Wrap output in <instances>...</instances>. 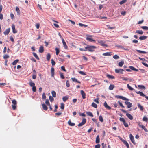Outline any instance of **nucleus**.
I'll use <instances>...</instances> for the list:
<instances>
[{
	"label": "nucleus",
	"mask_w": 148,
	"mask_h": 148,
	"mask_svg": "<svg viewBox=\"0 0 148 148\" xmlns=\"http://www.w3.org/2000/svg\"><path fill=\"white\" fill-rule=\"evenodd\" d=\"M96 48V47L94 46L88 45L86 47L87 51H88L90 52H93L94 51V49Z\"/></svg>",
	"instance_id": "obj_1"
},
{
	"label": "nucleus",
	"mask_w": 148,
	"mask_h": 148,
	"mask_svg": "<svg viewBox=\"0 0 148 148\" xmlns=\"http://www.w3.org/2000/svg\"><path fill=\"white\" fill-rule=\"evenodd\" d=\"M12 108L13 109L15 110L16 107L17 101L15 100H13L12 101Z\"/></svg>",
	"instance_id": "obj_2"
},
{
	"label": "nucleus",
	"mask_w": 148,
	"mask_h": 148,
	"mask_svg": "<svg viewBox=\"0 0 148 148\" xmlns=\"http://www.w3.org/2000/svg\"><path fill=\"white\" fill-rule=\"evenodd\" d=\"M124 70L122 69H115V72L118 73H120L121 74H123V71Z\"/></svg>",
	"instance_id": "obj_3"
},
{
	"label": "nucleus",
	"mask_w": 148,
	"mask_h": 148,
	"mask_svg": "<svg viewBox=\"0 0 148 148\" xmlns=\"http://www.w3.org/2000/svg\"><path fill=\"white\" fill-rule=\"evenodd\" d=\"M115 97H116V98H119V99H122L123 100H126V101H129V99H128L127 98H126L122 96H120V95H116V96H115Z\"/></svg>",
	"instance_id": "obj_4"
},
{
	"label": "nucleus",
	"mask_w": 148,
	"mask_h": 148,
	"mask_svg": "<svg viewBox=\"0 0 148 148\" xmlns=\"http://www.w3.org/2000/svg\"><path fill=\"white\" fill-rule=\"evenodd\" d=\"M86 119L85 118H83L82 119V121L81 122L79 123L78 125V126L79 127H81L83 125H84L86 123Z\"/></svg>",
	"instance_id": "obj_5"
},
{
	"label": "nucleus",
	"mask_w": 148,
	"mask_h": 148,
	"mask_svg": "<svg viewBox=\"0 0 148 148\" xmlns=\"http://www.w3.org/2000/svg\"><path fill=\"white\" fill-rule=\"evenodd\" d=\"M125 103L127 106V108H130L132 106V103L126 101L125 102Z\"/></svg>",
	"instance_id": "obj_6"
},
{
	"label": "nucleus",
	"mask_w": 148,
	"mask_h": 148,
	"mask_svg": "<svg viewBox=\"0 0 148 148\" xmlns=\"http://www.w3.org/2000/svg\"><path fill=\"white\" fill-rule=\"evenodd\" d=\"M86 38V40H88L90 42H95V40L93 39H92V38H90L88 37H91L92 36H91V35H89Z\"/></svg>",
	"instance_id": "obj_7"
},
{
	"label": "nucleus",
	"mask_w": 148,
	"mask_h": 148,
	"mask_svg": "<svg viewBox=\"0 0 148 148\" xmlns=\"http://www.w3.org/2000/svg\"><path fill=\"white\" fill-rule=\"evenodd\" d=\"M130 140H131L132 142L134 144H135L134 140V137L132 136V134H130Z\"/></svg>",
	"instance_id": "obj_8"
},
{
	"label": "nucleus",
	"mask_w": 148,
	"mask_h": 148,
	"mask_svg": "<svg viewBox=\"0 0 148 148\" xmlns=\"http://www.w3.org/2000/svg\"><path fill=\"white\" fill-rule=\"evenodd\" d=\"M44 51V47L42 46H41L39 48L38 50L39 52L40 53H42Z\"/></svg>",
	"instance_id": "obj_9"
},
{
	"label": "nucleus",
	"mask_w": 148,
	"mask_h": 148,
	"mask_svg": "<svg viewBox=\"0 0 148 148\" xmlns=\"http://www.w3.org/2000/svg\"><path fill=\"white\" fill-rule=\"evenodd\" d=\"M104 106L105 108L109 110H110L111 108V107L109 106L108 105L107 102L106 101H105L104 103Z\"/></svg>",
	"instance_id": "obj_10"
},
{
	"label": "nucleus",
	"mask_w": 148,
	"mask_h": 148,
	"mask_svg": "<svg viewBox=\"0 0 148 148\" xmlns=\"http://www.w3.org/2000/svg\"><path fill=\"white\" fill-rule=\"evenodd\" d=\"M62 42L63 44L64 47V49H67L68 48V47H67L64 40L63 38H62Z\"/></svg>",
	"instance_id": "obj_11"
},
{
	"label": "nucleus",
	"mask_w": 148,
	"mask_h": 148,
	"mask_svg": "<svg viewBox=\"0 0 148 148\" xmlns=\"http://www.w3.org/2000/svg\"><path fill=\"white\" fill-rule=\"evenodd\" d=\"M10 28L7 29L3 32L4 34L5 35H8L10 32Z\"/></svg>",
	"instance_id": "obj_12"
},
{
	"label": "nucleus",
	"mask_w": 148,
	"mask_h": 148,
	"mask_svg": "<svg viewBox=\"0 0 148 148\" xmlns=\"http://www.w3.org/2000/svg\"><path fill=\"white\" fill-rule=\"evenodd\" d=\"M12 28L13 33H16L17 32V31L15 29V25L14 24L12 25Z\"/></svg>",
	"instance_id": "obj_13"
},
{
	"label": "nucleus",
	"mask_w": 148,
	"mask_h": 148,
	"mask_svg": "<svg viewBox=\"0 0 148 148\" xmlns=\"http://www.w3.org/2000/svg\"><path fill=\"white\" fill-rule=\"evenodd\" d=\"M99 43L101 45L104 47H107V45L105 44L104 42L100 40L99 41Z\"/></svg>",
	"instance_id": "obj_14"
},
{
	"label": "nucleus",
	"mask_w": 148,
	"mask_h": 148,
	"mask_svg": "<svg viewBox=\"0 0 148 148\" xmlns=\"http://www.w3.org/2000/svg\"><path fill=\"white\" fill-rule=\"evenodd\" d=\"M126 116L130 120H132L133 119V117L130 114L127 113L126 114Z\"/></svg>",
	"instance_id": "obj_15"
},
{
	"label": "nucleus",
	"mask_w": 148,
	"mask_h": 148,
	"mask_svg": "<svg viewBox=\"0 0 148 148\" xmlns=\"http://www.w3.org/2000/svg\"><path fill=\"white\" fill-rule=\"evenodd\" d=\"M68 123L69 125L71 126H75V124L74 123L71 122V121L70 120H69L68 121Z\"/></svg>",
	"instance_id": "obj_16"
},
{
	"label": "nucleus",
	"mask_w": 148,
	"mask_h": 148,
	"mask_svg": "<svg viewBox=\"0 0 148 148\" xmlns=\"http://www.w3.org/2000/svg\"><path fill=\"white\" fill-rule=\"evenodd\" d=\"M51 76L52 77H54V69L53 67H52L51 69Z\"/></svg>",
	"instance_id": "obj_17"
},
{
	"label": "nucleus",
	"mask_w": 148,
	"mask_h": 148,
	"mask_svg": "<svg viewBox=\"0 0 148 148\" xmlns=\"http://www.w3.org/2000/svg\"><path fill=\"white\" fill-rule=\"evenodd\" d=\"M81 94L82 95V98L83 99H85V98L86 95L83 90H81Z\"/></svg>",
	"instance_id": "obj_18"
},
{
	"label": "nucleus",
	"mask_w": 148,
	"mask_h": 148,
	"mask_svg": "<svg viewBox=\"0 0 148 148\" xmlns=\"http://www.w3.org/2000/svg\"><path fill=\"white\" fill-rule=\"evenodd\" d=\"M96 143H99L100 142V138L99 135H97L95 141Z\"/></svg>",
	"instance_id": "obj_19"
},
{
	"label": "nucleus",
	"mask_w": 148,
	"mask_h": 148,
	"mask_svg": "<svg viewBox=\"0 0 148 148\" xmlns=\"http://www.w3.org/2000/svg\"><path fill=\"white\" fill-rule=\"evenodd\" d=\"M147 38V37L145 36H140L139 38V39L141 40H143Z\"/></svg>",
	"instance_id": "obj_20"
},
{
	"label": "nucleus",
	"mask_w": 148,
	"mask_h": 148,
	"mask_svg": "<svg viewBox=\"0 0 148 148\" xmlns=\"http://www.w3.org/2000/svg\"><path fill=\"white\" fill-rule=\"evenodd\" d=\"M138 107L140 108V110L141 111H143L144 109L143 107L142 106L140 103L138 104Z\"/></svg>",
	"instance_id": "obj_21"
},
{
	"label": "nucleus",
	"mask_w": 148,
	"mask_h": 148,
	"mask_svg": "<svg viewBox=\"0 0 148 148\" xmlns=\"http://www.w3.org/2000/svg\"><path fill=\"white\" fill-rule=\"evenodd\" d=\"M51 55L50 54L48 53L47 54L46 58L47 60L48 61H49L50 59L51 58Z\"/></svg>",
	"instance_id": "obj_22"
},
{
	"label": "nucleus",
	"mask_w": 148,
	"mask_h": 148,
	"mask_svg": "<svg viewBox=\"0 0 148 148\" xmlns=\"http://www.w3.org/2000/svg\"><path fill=\"white\" fill-rule=\"evenodd\" d=\"M129 68L132 70H133L136 71H138V70L136 68H135L134 67L132 66H130Z\"/></svg>",
	"instance_id": "obj_23"
},
{
	"label": "nucleus",
	"mask_w": 148,
	"mask_h": 148,
	"mask_svg": "<svg viewBox=\"0 0 148 148\" xmlns=\"http://www.w3.org/2000/svg\"><path fill=\"white\" fill-rule=\"evenodd\" d=\"M42 108L43 109L45 110H47L48 109V108L47 106L45 104H42Z\"/></svg>",
	"instance_id": "obj_24"
},
{
	"label": "nucleus",
	"mask_w": 148,
	"mask_h": 148,
	"mask_svg": "<svg viewBox=\"0 0 148 148\" xmlns=\"http://www.w3.org/2000/svg\"><path fill=\"white\" fill-rule=\"evenodd\" d=\"M86 114H87V115L88 116H90L91 117H93V114H92V113L91 112H86Z\"/></svg>",
	"instance_id": "obj_25"
},
{
	"label": "nucleus",
	"mask_w": 148,
	"mask_h": 148,
	"mask_svg": "<svg viewBox=\"0 0 148 148\" xmlns=\"http://www.w3.org/2000/svg\"><path fill=\"white\" fill-rule=\"evenodd\" d=\"M139 94L140 96L145 97L146 99L148 100V96H146L143 92H141Z\"/></svg>",
	"instance_id": "obj_26"
},
{
	"label": "nucleus",
	"mask_w": 148,
	"mask_h": 148,
	"mask_svg": "<svg viewBox=\"0 0 148 148\" xmlns=\"http://www.w3.org/2000/svg\"><path fill=\"white\" fill-rule=\"evenodd\" d=\"M140 127H141L143 129L145 132H148V130L145 127V126L143 125L140 126Z\"/></svg>",
	"instance_id": "obj_27"
},
{
	"label": "nucleus",
	"mask_w": 148,
	"mask_h": 148,
	"mask_svg": "<svg viewBox=\"0 0 148 148\" xmlns=\"http://www.w3.org/2000/svg\"><path fill=\"white\" fill-rule=\"evenodd\" d=\"M68 96H65L63 97L62 100L64 102H65L68 99Z\"/></svg>",
	"instance_id": "obj_28"
},
{
	"label": "nucleus",
	"mask_w": 148,
	"mask_h": 148,
	"mask_svg": "<svg viewBox=\"0 0 148 148\" xmlns=\"http://www.w3.org/2000/svg\"><path fill=\"white\" fill-rule=\"evenodd\" d=\"M107 77L109 79H114L115 78V77L114 76L110 75L109 74H107Z\"/></svg>",
	"instance_id": "obj_29"
},
{
	"label": "nucleus",
	"mask_w": 148,
	"mask_h": 148,
	"mask_svg": "<svg viewBox=\"0 0 148 148\" xmlns=\"http://www.w3.org/2000/svg\"><path fill=\"white\" fill-rule=\"evenodd\" d=\"M124 63L123 61H121L119 63V66L120 67H122Z\"/></svg>",
	"instance_id": "obj_30"
},
{
	"label": "nucleus",
	"mask_w": 148,
	"mask_h": 148,
	"mask_svg": "<svg viewBox=\"0 0 148 148\" xmlns=\"http://www.w3.org/2000/svg\"><path fill=\"white\" fill-rule=\"evenodd\" d=\"M127 88H128V89L129 90H130L131 91H132L133 90H134L132 87L131 86H130V85L129 84H127Z\"/></svg>",
	"instance_id": "obj_31"
},
{
	"label": "nucleus",
	"mask_w": 148,
	"mask_h": 148,
	"mask_svg": "<svg viewBox=\"0 0 148 148\" xmlns=\"http://www.w3.org/2000/svg\"><path fill=\"white\" fill-rule=\"evenodd\" d=\"M114 87V86L113 85L110 84L109 87V89L110 90H112Z\"/></svg>",
	"instance_id": "obj_32"
},
{
	"label": "nucleus",
	"mask_w": 148,
	"mask_h": 148,
	"mask_svg": "<svg viewBox=\"0 0 148 148\" xmlns=\"http://www.w3.org/2000/svg\"><path fill=\"white\" fill-rule=\"evenodd\" d=\"M102 55L103 56H111L110 52H106V53H103Z\"/></svg>",
	"instance_id": "obj_33"
},
{
	"label": "nucleus",
	"mask_w": 148,
	"mask_h": 148,
	"mask_svg": "<svg viewBox=\"0 0 148 148\" xmlns=\"http://www.w3.org/2000/svg\"><path fill=\"white\" fill-rule=\"evenodd\" d=\"M19 60L18 59H16L12 63V65H15L18 62Z\"/></svg>",
	"instance_id": "obj_34"
},
{
	"label": "nucleus",
	"mask_w": 148,
	"mask_h": 148,
	"mask_svg": "<svg viewBox=\"0 0 148 148\" xmlns=\"http://www.w3.org/2000/svg\"><path fill=\"white\" fill-rule=\"evenodd\" d=\"M136 51L138 53H146L147 52L146 51H142L139 50H136Z\"/></svg>",
	"instance_id": "obj_35"
},
{
	"label": "nucleus",
	"mask_w": 148,
	"mask_h": 148,
	"mask_svg": "<svg viewBox=\"0 0 148 148\" xmlns=\"http://www.w3.org/2000/svg\"><path fill=\"white\" fill-rule=\"evenodd\" d=\"M51 94L52 95V96L53 97H56V92L54 91H52L51 92Z\"/></svg>",
	"instance_id": "obj_36"
},
{
	"label": "nucleus",
	"mask_w": 148,
	"mask_h": 148,
	"mask_svg": "<svg viewBox=\"0 0 148 148\" xmlns=\"http://www.w3.org/2000/svg\"><path fill=\"white\" fill-rule=\"evenodd\" d=\"M30 86L31 87L35 86V84L33 83L32 81H31L29 83Z\"/></svg>",
	"instance_id": "obj_37"
},
{
	"label": "nucleus",
	"mask_w": 148,
	"mask_h": 148,
	"mask_svg": "<svg viewBox=\"0 0 148 148\" xmlns=\"http://www.w3.org/2000/svg\"><path fill=\"white\" fill-rule=\"evenodd\" d=\"M136 33H138L140 34H143V31L142 30H136Z\"/></svg>",
	"instance_id": "obj_38"
},
{
	"label": "nucleus",
	"mask_w": 148,
	"mask_h": 148,
	"mask_svg": "<svg viewBox=\"0 0 148 148\" xmlns=\"http://www.w3.org/2000/svg\"><path fill=\"white\" fill-rule=\"evenodd\" d=\"M79 25L81 26V27H83V26H84V27H87L88 26L86 25H84V24H83L82 23H79Z\"/></svg>",
	"instance_id": "obj_39"
},
{
	"label": "nucleus",
	"mask_w": 148,
	"mask_h": 148,
	"mask_svg": "<svg viewBox=\"0 0 148 148\" xmlns=\"http://www.w3.org/2000/svg\"><path fill=\"white\" fill-rule=\"evenodd\" d=\"M127 1V0H123L119 2V3L120 5H122L124 3Z\"/></svg>",
	"instance_id": "obj_40"
},
{
	"label": "nucleus",
	"mask_w": 148,
	"mask_h": 148,
	"mask_svg": "<svg viewBox=\"0 0 148 148\" xmlns=\"http://www.w3.org/2000/svg\"><path fill=\"white\" fill-rule=\"evenodd\" d=\"M119 120L121 122H123V123H125V122L126 121L123 118L120 117L119 118Z\"/></svg>",
	"instance_id": "obj_41"
},
{
	"label": "nucleus",
	"mask_w": 148,
	"mask_h": 148,
	"mask_svg": "<svg viewBox=\"0 0 148 148\" xmlns=\"http://www.w3.org/2000/svg\"><path fill=\"white\" fill-rule=\"evenodd\" d=\"M141 28L145 30H148V27L146 26H141Z\"/></svg>",
	"instance_id": "obj_42"
},
{
	"label": "nucleus",
	"mask_w": 148,
	"mask_h": 148,
	"mask_svg": "<svg viewBox=\"0 0 148 148\" xmlns=\"http://www.w3.org/2000/svg\"><path fill=\"white\" fill-rule=\"evenodd\" d=\"M138 86L140 89H145V87L143 85H138Z\"/></svg>",
	"instance_id": "obj_43"
},
{
	"label": "nucleus",
	"mask_w": 148,
	"mask_h": 148,
	"mask_svg": "<svg viewBox=\"0 0 148 148\" xmlns=\"http://www.w3.org/2000/svg\"><path fill=\"white\" fill-rule=\"evenodd\" d=\"M91 106L92 107L95 108H96L97 107V105L94 102L92 103Z\"/></svg>",
	"instance_id": "obj_44"
},
{
	"label": "nucleus",
	"mask_w": 148,
	"mask_h": 148,
	"mask_svg": "<svg viewBox=\"0 0 148 148\" xmlns=\"http://www.w3.org/2000/svg\"><path fill=\"white\" fill-rule=\"evenodd\" d=\"M113 58L115 59H117L119 58V57L117 55H115L113 56Z\"/></svg>",
	"instance_id": "obj_45"
},
{
	"label": "nucleus",
	"mask_w": 148,
	"mask_h": 148,
	"mask_svg": "<svg viewBox=\"0 0 148 148\" xmlns=\"http://www.w3.org/2000/svg\"><path fill=\"white\" fill-rule=\"evenodd\" d=\"M143 120L144 121L147 122L148 120V118L145 116H144L143 118Z\"/></svg>",
	"instance_id": "obj_46"
},
{
	"label": "nucleus",
	"mask_w": 148,
	"mask_h": 148,
	"mask_svg": "<svg viewBox=\"0 0 148 148\" xmlns=\"http://www.w3.org/2000/svg\"><path fill=\"white\" fill-rule=\"evenodd\" d=\"M55 50L56 51V55H58V53H59V52L60 51H59V49L58 48H56L55 49Z\"/></svg>",
	"instance_id": "obj_47"
},
{
	"label": "nucleus",
	"mask_w": 148,
	"mask_h": 148,
	"mask_svg": "<svg viewBox=\"0 0 148 148\" xmlns=\"http://www.w3.org/2000/svg\"><path fill=\"white\" fill-rule=\"evenodd\" d=\"M99 121L101 122H103V119L102 116L101 115H100L99 117Z\"/></svg>",
	"instance_id": "obj_48"
},
{
	"label": "nucleus",
	"mask_w": 148,
	"mask_h": 148,
	"mask_svg": "<svg viewBox=\"0 0 148 148\" xmlns=\"http://www.w3.org/2000/svg\"><path fill=\"white\" fill-rule=\"evenodd\" d=\"M51 63L52 66H54L56 64V62L53 59L51 60Z\"/></svg>",
	"instance_id": "obj_49"
},
{
	"label": "nucleus",
	"mask_w": 148,
	"mask_h": 148,
	"mask_svg": "<svg viewBox=\"0 0 148 148\" xmlns=\"http://www.w3.org/2000/svg\"><path fill=\"white\" fill-rule=\"evenodd\" d=\"M60 77L62 79H64V77L63 75V74L62 73H60Z\"/></svg>",
	"instance_id": "obj_50"
},
{
	"label": "nucleus",
	"mask_w": 148,
	"mask_h": 148,
	"mask_svg": "<svg viewBox=\"0 0 148 148\" xmlns=\"http://www.w3.org/2000/svg\"><path fill=\"white\" fill-rule=\"evenodd\" d=\"M45 103L47 106H50V103L48 99H47L45 101Z\"/></svg>",
	"instance_id": "obj_51"
},
{
	"label": "nucleus",
	"mask_w": 148,
	"mask_h": 148,
	"mask_svg": "<svg viewBox=\"0 0 148 148\" xmlns=\"http://www.w3.org/2000/svg\"><path fill=\"white\" fill-rule=\"evenodd\" d=\"M118 103H119V105L122 108H124L125 107L123 106V105L122 104V103L120 101H118Z\"/></svg>",
	"instance_id": "obj_52"
},
{
	"label": "nucleus",
	"mask_w": 148,
	"mask_h": 148,
	"mask_svg": "<svg viewBox=\"0 0 148 148\" xmlns=\"http://www.w3.org/2000/svg\"><path fill=\"white\" fill-rule=\"evenodd\" d=\"M79 50L81 51H87V49H86V47H85V49H84L82 48H80Z\"/></svg>",
	"instance_id": "obj_53"
},
{
	"label": "nucleus",
	"mask_w": 148,
	"mask_h": 148,
	"mask_svg": "<svg viewBox=\"0 0 148 148\" xmlns=\"http://www.w3.org/2000/svg\"><path fill=\"white\" fill-rule=\"evenodd\" d=\"M49 99L51 102H52L54 100V99L51 96H49Z\"/></svg>",
	"instance_id": "obj_54"
},
{
	"label": "nucleus",
	"mask_w": 148,
	"mask_h": 148,
	"mask_svg": "<svg viewBox=\"0 0 148 148\" xmlns=\"http://www.w3.org/2000/svg\"><path fill=\"white\" fill-rule=\"evenodd\" d=\"M107 27L108 29H115V27H111L109 25H108L107 26Z\"/></svg>",
	"instance_id": "obj_55"
},
{
	"label": "nucleus",
	"mask_w": 148,
	"mask_h": 148,
	"mask_svg": "<svg viewBox=\"0 0 148 148\" xmlns=\"http://www.w3.org/2000/svg\"><path fill=\"white\" fill-rule=\"evenodd\" d=\"M42 99H45L46 98L45 94V93H43L42 95Z\"/></svg>",
	"instance_id": "obj_56"
},
{
	"label": "nucleus",
	"mask_w": 148,
	"mask_h": 148,
	"mask_svg": "<svg viewBox=\"0 0 148 148\" xmlns=\"http://www.w3.org/2000/svg\"><path fill=\"white\" fill-rule=\"evenodd\" d=\"M9 57V56L8 55H5L3 56V58L5 59H7Z\"/></svg>",
	"instance_id": "obj_57"
},
{
	"label": "nucleus",
	"mask_w": 148,
	"mask_h": 148,
	"mask_svg": "<svg viewBox=\"0 0 148 148\" xmlns=\"http://www.w3.org/2000/svg\"><path fill=\"white\" fill-rule=\"evenodd\" d=\"M79 73L83 75H86V73L83 71H79Z\"/></svg>",
	"instance_id": "obj_58"
},
{
	"label": "nucleus",
	"mask_w": 148,
	"mask_h": 148,
	"mask_svg": "<svg viewBox=\"0 0 148 148\" xmlns=\"http://www.w3.org/2000/svg\"><path fill=\"white\" fill-rule=\"evenodd\" d=\"M66 86L67 87H69L70 86V84L69 82V81L68 80L66 81Z\"/></svg>",
	"instance_id": "obj_59"
},
{
	"label": "nucleus",
	"mask_w": 148,
	"mask_h": 148,
	"mask_svg": "<svg viewBox=\"0 0 148 148\" xmlns=\"http://www.w3.org/2000/svg\"><path fill=\"white\" fill-rule=\"evenodd\" d=\"M60 108L62 109H63L64 108V104L62 103L61 104Z\"/></svg>",
	"instance_id": "obj_60"
},
{
	"label": "nucleus",
	"mask_w": 148,
	"mask_h": 148,
	"mask_svg": "<svg viewBox=\"0 0 148 148\" xmlns=\"http://www.w3.org/2000/svg\"><path fill=\"white\" fill-rule=\"evenodd\" d=\"M123 124L125 127H128V125L127 123L126 122V121L123 123Z\"/></svg>",
	"instance_id": "obj_61"
},
{
	"label": "nucleus",
	"mask_w": 148,
	"mask_h": 148,
	"mask_svg": "<svg viewBox=\"0 0 148 148\" xmlns=\"http://www.w3.org/2000/svg\"><path fill=\"white\" fill-rule=\"evenodd\" d=\"M98 99H99V98H97L95 99L94 100V101L95 102H96V103H97L98 104L99 103V101H98Z\"/></svg>",
	"instance_id": "obj_62"
},
{
	"label": "nucleus",
	"mask_w": 148,
	"mask_h": 148,
	"mask_svg": "<svg viewBox=\"0 0 148 148\" xmlns=\"http://www.w3.org/2000/svg\"><path fill=\"white\" fill-rule=\"evenodd\" d=\"M101 145L102 147L103 148H106V144H104L103 143H102L101 144Z\"/></svg>",
	"instance_id": "obj_63"
},
{
	"label": "nucleus",
	"mask_w": 148,
	"mask_h": 148,
	"mask_svg": "<svg viewBox=\"0 0 148 148\" xmlns=\"http://www.w3.org/2000/svg\"><path fill=\"white\" fill-rule=\"evenodd\" d=\"M100 145L99 144L96 145L95 146V148H100Z\"/></svg>",
	"instance_id": "obj_64"
}]
</instances>
